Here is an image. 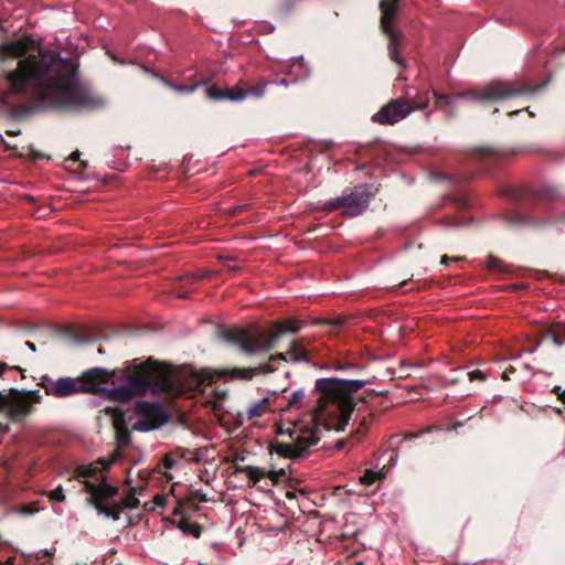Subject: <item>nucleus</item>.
<instances>
[{
	"instance_id": "1",
	"label": "nucleus",
	"mask_w": 565,
	"mask_h": 565,
	"mask_svg": "<svg viewBox=\"0 0 565 565\" xmlns=\"http://www.w3.org/2000/svg\"><path fill=\"white\" fill-rule=\"evenodd\" d=\"M0 58H19L15 70L0 85V105L13 95H32L49 107L94 108L102 105L78 79L76 65L55 51L44 50L31 36L0 43Z\"/></svg>"
},
{
	"instance_id": "2",
	"label": "nucleus",
	"mask_w": 565,
	"mask_h": 565,
	"mask_svg": "<svg viewBox=\"0 0 565 565\" xmlns=\"http://www.w3.org/2000/svg\"><path fill=\"white\" fill-rule=\"evenodd\" d=\"M39 384L47 395L55 397H67L77 392L103 393L108 399L115 402H128L143 396L148 392L154 395L166 393L170 396L183 393L180 374L170 365L152 360L140 364L134 373L129 374L125 385L114 388H105L90 383L78 385L71 377L53 380L47 375L42 376Z\"/></svg>"
},
{
	"instance_id": "3",
	"label": "nucleus",
	"mask_w": 565,
	"mask_h": 565,
	"mask_svg": "<svg viewBox=\"0 0 565 565\" xmlns=\"http://www.w3.org/2000/svg\"><path fill=\"white\" fill-rule=\"evenodd\" d=\"M366 384L367 381L362 380L318 379L315 384L318 399L310 413L312 425L309 428L318 435L321 429L343 430L355 406L352 395Z\"/></svg>"
},
{
	"instance_id": "4",
	"label": "nucleus",
	"mask_w": 565,
	"mask_h": 565,
	"mask_svg": "<svg viewBox=\"0 0 565 565\" xmlns=\"http://www.w3.org/2000/svg\"><path fill=\"white\" fill-rule=\"evenodd\" d=\"M301 326L300 320L290 319L285 322H275L269 333L257 328L238 329L231 332L230 341L237 344L246 354H255L270 350L284 333L296 332Z\"/></svg>"
},
{
	"instance_id": "5",
	"label": "nucleus",
	"mask_w": 565,
	"mask_h": 565,
	"mask_svg": "<svg viewBox=\"0 0 565 565\" xmlns=\"http://www.w3.org/2000/svg\"><path fill=\"white\" fill-rule=\"evenodd\" d=\"M529 90L525 87H514L509 82H492L481 89H473L467 93L447 96L435 94L436 104L439 107H455L459 106L463 100L471 102H495L500 99L511 98Z\"/></svg>"
},
{
	"instance_id": "6",
	"label": "nucleus",
	"mask_w": 565,
	"mask_h": 565,
	"mask_svg": "<svg viewBox=\"0 0 565 565\" xmlns=\"http://www.w3.org/2000/svg\"><path fill=\"white\" fill-rule=\"evenodd\" d=\"M279 434L289 435L290 443L271 444L269 451L271 455H278L282 458L296 459L303 456L311 447L316 446L320 439L318 434L309 428V424L292 423L291 426L279 428Z\"/></svg>"
},
{
	"instance_id": "7",
	"label": "nucleus",
	"mask_w": 565,
	"mask_h": 565,
	"mask_svg": "<svg viewBox=\"0 0 565 565\" xmlns=\"http://www.w3.org/2000/svg\"><path fill=\"white\" fill-rule=\"evenodd\" d=\"M371 193L366 185H358L342 192V194L333 200L328 201L322 211L332 212L339 207H345V214L349 216H358L369 206Z\"/></svg>"
},
{
	"instance_id": "8",
	"label": "nucleus",
	"mask_w": 565,
	"mask_h": 565,
	"mask_svg": "<svg viewBox=\"0 0 565 565\" xmlns=\"http://www.w3.org/2000/svg\"><path fill=\"white\" fill-rule=\"evenodd\" d=\"M86 492L89 494L88 503L97 510L98 514L114 521L118 520V509L115 508V502H110L118 494L116 487L108 484L104 478L98 483L88 484Z\"/></svg>"
},
{
	"instance_id": "9",
	"label": "nucleus",
	"mask_w": 565,
	"mask_h": 565,
	"mask_svg": "<svg viewBox=\"0 0 565 565\" xmlns=\"http://www.w3.org/2000/svg\"><path fill=\"white\" fill-rule=\"evenodd\" d=\"M136 419L131 429L136 431H150L160 428L168 422L162 407L154 403L137 402L135 405Z\"/></svg>"
},
{
	"instance_id": "10",
	"label": "nucleus",
	"mask_w": 565,
	"mask_h": 565,
	"mask_svg": "<svg viewBox=\"0 0 565 565\" xmlns=\"http://www.w3.org/2000/svg\"><path fill=\"white\" fill-rule=\"evenodd\" d=\"M6 399L4 413L17 420L29 415L33 405L41 402L42 396L38 390L18 391L12 388L9 394H6Z\"/></svg>"
},
{
	"instance_id": "11",
	"label": "nucleus",
	"mask_w": 565,
	"mask_h": 565,
	"mask_svg": "<svg viewBox=\"0 0 565 565\" xmlns=\"http://www.w3.org/2000/svg\"><path fill=\"white\" fill-rule=\"evenodd\" d=\"M419 107L411 97L393 99L374 114L372 120L382 125H394Z\"/></svg>"
},
{
	"instance_id": "12",
	"label": "nucleus",
	"mask_w": 565,
	"mask_h": 565,
	"mask_svg": "<svg viewBox=\"0 0 565 565\" xmlns=\"http://www.w3.org/2000/svg\"><path fill=\"white\" fill-rule=\"evenodd\" d=\"M381 11H382L381 28H382L383 32L390 38V44H388L390 57L395 63L402 64L403 60H402L399 51H398V45L402 41V34L398 32H395L392 29V22L395 18V10L393 7H390L385 2H382Z\"/></svg>"
},
{
	"instance_id": "13",
	"label": "nucleus",
	"mask_w": 565,
	"mask_h": 565,
	"mask_svg": "<svg viewBox=\"0 0 565 565\" xmlns=\"http://www.w3.org/2000/svg\"><path fill=\"white\" fill-rule=\"evenodd\" d=\"M286 359V354L279 353L276 355H270L266 363L259 364L256 367H234L230 371L231 377L250 380L258 374L271 373L277 369V365Z\"/></svg>"
},
{
	"instance_id": "14",
	"label": "nucleus",
	"mask_w": 565,
	"mask_h": 565,
	"mask_svg": "<svg viewBox=\"0 0 565 565\" xmlns=\"http://www.w3.org/2000/svg\"><path fill=\"white\" fill-rule=\"evenodd\" d=\"M111 461H106L104 459H100L97 462H93L87 466H78L75 468L72 479L81 481L85 486V491L88 490V484H95L98 483L100 480H103L105 477L100 472L99 465H103L104 469H107Z\"/></svg>"
},
{
	"instance_id": "15",
	"label": "nucleus",
	"mask_w": 565,
	"mask_h": 565,
	"mask_svg": "<svg viewBox=\"0 0 565 565\" xmlns=\"http://www.w3.org/2000/svg\"><path fill=\"white\" fill-rule=\"evenodd\" d=\"M269 412H271V399L269 397H263L252 403L248 406L246 414L249 419H254L262 417Z\"/></svg>"
},
{
	"instance_id": "16",
	"label": "nucleus",
	"mask_w": 565,
	"mask_h": 565,
	"mask_svg": "<svg viewBox=\"0 0 565 565\" xmlns=\"http://www.w3.org/2000/svg\"><path fill=\"white\" fill-rule=\"evenodd\" d=\"M141 492H142V487L132 488L128 495H126L120 501L115 502V508L118 509V516L125 509H134L139 504V499L137 495L141 494Z\"/></svg>"
},
{
	"instance_id": "17",
	"label": "nucleus",
	"mask_w": 565,
	"mask_h": 565,
	"mask_svg": "<svg viewBox=\"0 0 565 565\" xmlns=\"http://www.w3.org/2000/svg\"><path fill=\"white\" fill-rule=\"evenodd\" d=\"M236 470L245 473L253 486H256L266 476L263 469L254 466L238 467Z\"/></svg>"
},
{
	"instance_id": "18",
	"label": "nucleus",
	"mask_w": 565,
	"mask_h": 565,
	"mask_svg": "<svg viewBox=\"0 0 565 565\" xmlns=\"http://www.w3.org/2000/svg\"><path fill=\"white\" fill-rule=\"evenodd\" d=\"M247 97V88L243 87L241 84L226 88V100L238 103L243 102Z\"/></svg>"
},
{
	"instance_id": "19",
	"label": "nucleus",
	"mask_w": 565,
	"mask_h": 565,
	"mask_svg": "<svg viewBox=\"0 0 565 565\" xmlns=\"http://www.w3.org/2000/svg\"><path fill=\"white\" fill-rule=\"evenodd\" d=\"M84 379L87 381L98 380L103 383H107L110 380V373L106 369L95 367L85 372Z\"/></svg>"
},
{
	"instance_id": "20",
	"label": "nucleus",
	"mask_w": 565,
	"mask_h": 565,
	"mask_svg": "<svg viewBox=\"0 0 565 565\" xmlns=\"http://www.w3.org/2000/svg\"><path fill=\"white\" fill-rule=\"evenodd\" d=\"M79 156L81 153L78 151L72 152L65 161L66 168L76 172L83 171L86 167V163L79 160Z\"/></svg>"
},
{
	"instance_id": "21",
	"label": "nucleus",
	"mask_w": 565,
	"mask_h": 565,
	"mask_svg": "<svg viewBox=\"0 0 565 565\" xmlns=\"http://www.w3.org/2000/svg\"><path fill=\"white\" fill-rule=\"evenodd\" d=\"M42 495L47 497L53 503H63L66 500L65 490L62 484L52 491H43Z\"/></svg>"
},
{
	"instance_id": "22",
	"label": "nucleus",
	"mask_w": 565,
	"mask_h": 565,
	"mask_svg": "<svg viewBox=\"0 0 565 565\" xmlns=\"http://www.w3.org/2000/svg\"><path fill=\"white\" fill-rule=\"evenodd\" d=\"M179 527L184 532L193 535L194 537H199L201 535V527L199 524L189 522V521H181L179 524Z\"/></svg>"
},
{
	"instance_id": "23",
	"label": "nucleus",
	"mask_w": 565,
	"mask_h": 565,
	"mask_svg": "<svg viewBox=\"0 0 565 565\" xmlns=\"http://www.w3.org/2000/svg\"><path fill=\"white\" fill-rule=\"evenodd\" d=\"M563 327L557 324L552 327L548 331V335L552 338L553 342L557 345H562L565 342V335L561 332Z\"/></svg>"
},
{
	"instance_id": "24",
	"label": "nucleus",
	"mask_w": 565,
	"mask_h": 565,
	"mask_svg": "<svg viewBox=\"0 0 565 565\" xmlns=\"http://www.w3.org/2000/svg\"><path fill=\"white\" fill-rule=\"evenodd\" d=\"M39 503L38 502H31L29 504H24V505H21V507H18L14 509V511L21 515H32L36 512H39Z\"/></svg>"
},
{
	"instance_id": "25",
	"label": "nucleus",
	"mask_w": 565,
	"mask_h": 565,
	"mask_svg": "<svg viewBox=\"0 0 565 565\" xmlns=\"http://www.w3.org/2000/svg\"><path fill=\"white\" fill-rule=\"evenodd\" d=\"M163 82L171 89H173V90H175L178 93H182V94H192L201 85V83H196V84L191 85V86H183V85H174V84H171V83H169L167 81H163Z\"/></svg>"
},
{
	"instance_id": "26",
	"label": "nucleus",
	"mask_w": 565,
	"mask_h": 565,
	"mask_svg": "<svg viewBox=\"0 0 565 565\" xmlns=\"http://www.w3.org/2000/svg\"><path fill=\"white\" fill-rule=\"evenodd\" d=\"M305 398L303 390H297L292 392L288 398L287 409L298 406Z\"/></svg>"
},
{
	"instance_id": "27",
	"label": "nucleus",
	"mask_w": 565,
	"mask_h": 565,
	"mask_svg": "<svg viewBox=\"0 0 565 565\" xmlns=\"http://www.w3.org/2000/svg\"><path fill=\"white\" fill-rule=\"evenodd\" d=\"M206 95L213 100H226V88L221 89L215 86H211L206 89Z\"/></svg>"
},
{
	"instance_id": "28",
	"label": "nucleus",
	"mask_w": 565,
	"mask_h": 565,
	"mask_svg": "<svg viewBox=\"0 0 565 565\" xmlns=\"http://www.w3.org/2000/svg\"><path fill=\"white\" fill-rule=\"evenodd\" d=\"M268 85H270L269 82H262V83L257 84L253 88H247L248 96H254L256 98H262L265 95L266 87Z\"/></svg>"
},
{
	"instance_id": "29",
	"label": "nucleus",
	"mask_w": 565,
	"mask_h": 565,
	"mask_svg": "<svg viewBox=\"0 0 565 565\" xmlns=\"http://www.w3.org/2000/svg\"><path fill=\"white\" fill-rule=\"evenodd\" d=\"M380 475L373 470H366L364 475L360 478L361 483L370 486L374 483L379 479Z\"/></svg>"
},
{
	"instance_id": "30",
	"label": "nucleus",
	"mask_w": 565,
	"mask_h": 565,
	"mask_svg": "<svg viewBox=\"0 0 565 565\" xmlns=\"http://www.w3.org/2000/svg\"><path fill=\"white\" fill-rule=\"evenodd\" d=\"M487 267L491 270H503V264L500 259L490 256L487 260Z\"/></svg>"
},
{
	"instance_id": "31",
	"label": "nucleus",
	"mask_w": 565,
	"mask_h": 565,
	"mask_svg": "<svg viewBox=\"0 0 565 565\" xmlns=\"http://www.w3.org/2000/svg\"><path fill=\"white\" fill-rule=\"evenodd\" d=\"M167 500H168L167 494H163V493L156 494L153 497V507H151V509H153L154 507L163 508L166 505Z\"/></svg>"
},
{
	"instance_id": "32",
	"label": "nucleus",
	"mask_w": 565,
	"mask_h": 565,
	"mask_svg": "<svg viewBox=\"0 0 565 565\" xmlns=\"http://www.w3.org/2000/svg\"><path fill=\"white\" fill-rule=\"evenodd\" d=\"M470 381L479 380L482 381L484 379V375L481 371H472L468 373Z\"/></svg>"
},
{
	"instance_id": "33",
	"label": "nucleus",
	"mask_w": 565,
	"mask_h": 565,
	"mask_svg": "<svg viewBox=\"0 0 565 565\" xmlns=\"http://www.w3.org/2000/svg\"><path fill=\"white\" fill-rule=\"evenodd\" d=\"M164 469L170 470L174 467L175 461L171 457H166L162 462Z\"/></svg>"
},
{
	"instance_id": "34",
	"label": "nucleus",
	"mask_w": 565,
	"mask_h": 565,
	"mask_svg": "<svg viewBox=\"0 0 565 565\" xmlns=\"http://www.w3.org/2000/svg\"><path fill=\"white\" fill-rule=\"evenodd\" d=\"M461 259H462L461 257L443 256L440 263L443 265H448L449 263L459 262Z\"/></svg>"
},
{
	"instance_id": "35",
	"label": "nucleus",
	"mask_w": 565,
	"mask_h": 565,
	"mask_svg": "<svg viewBox=\"0 0 565 565\" xmlns=\"http://www.w3.org/2000/svg\"><path fill=\"white\" fill-rule=\"evenodd\" d=\"M6 404H7L6 394L0 392V413H4Z\"/></svg>"
},
{
	"instance_id": "36",
	"label": "nucleus",
	"mask_w": 565,
	"mask_h": 565,
	"mask_svg": "<svg viewBox=\"0 0 565 565\" xmlns=\"http://www.w3.org/2000/svg\"><path fill=\"white\" fill-rule=\"evenodd\" d=\"M382 2H383V1H381V2H380V4H381ZM384 2H385L387 6L393 7V8H394V10L396 11L395 6H396V3L398 2V0H387V1H384Z\"/></svg>"
},
{
	"instance_id": "37",
	"label": "nucleus",
	"mask_w": 565,
	"mask_h": 565,
	"mask_svg": "<svg viewBox=\"0 0 565 565\" xmlns=\"http://www.w3.org/2000/svg\"><path fill=\"white\" fill-rule=\"evenodd\" d=\"M10 367L8 364L0 362V376L3 374L4 371L9 370Z\"/></svg>"
},
{
	"instance_id": "38",
	"label": "nucleus",
	"mask_w": 565,
	"mask_h": 565,
	"mask_svg": "<svg viewBox=\"0 0 565 565\" xmlns=\"http://www.w3.org/2000/svg\"><path fill=\"white\" fill-rule=\"evenodd\" d=\"M270 84H279V85H284V86H287L288 83L286 79H279V81H271L269 82Z\"/></svg>"
},
{
	"instance_id": "39",
	"label": "nucleus",
	"mask_w": 565,
	"mask_h": 565,
	"mask_svg": "<svg viewBox=\"0 0 565 565\" xmlns=\"http://www.w3.org/2000/svg\"><path fill=\"white\" fill-rule=\"evenodd\" d=\"M25 345H26L31 351H33V352L36 350V349H35V344H34V343H32V342H30V341H26V342H25Z\"/></svg>"
},
{
	"instance_id": "40",
	"label": "nucleus",
	"mask_w": 565,
	"mask_h": 565,
	"mask_svg": "<svg viewBox=\"0 0 565 565\" xmlns=\"http://www.w3.org/2000/svg\"><path fill=\"white\" fill-rule=\"evenodd\" d=\"M202 376L204 377V379H203V381H204V380H206V379H207L210 382H211V381H213V376H212L211 374H209V376H207V372H205V371H204V372H202Z\"/></svg>"
},
{
	"instance_id": "41",
	"label": "nucleus",
	"mask_w": 565,
	"mask_h": 565,
	"mask_svg": "<svg viewBox=\"0 0 565 565\" xmlns=\"http://www.w3.org/2000/svg\"><path fill=\"white\" fill-rule=\"evenodd\" d=\"M558 398H559L563 403H565V390H564V391H562L561 393H558Z\"/></svg>"
},
{
	"instance_id": "42",
	"label": "nucleus",
	"mask_w": 565,
	"mask_h": 565,
	"mask_svg": "<svg viewBox=\"0 0 565 565\" xmlns=\"http://www.w3.org/2000/svg\"><path fill=\"white\" fill-rule=\"evenodd\" d=\"M0 429L1 430H7L8 429V425L0 424Z\"/></svg>"
},
{
	"instance_id": "43",
	"label": "nucleus",
	"mask_w": 565,
	"mask_h": 565,
	"mask_svg": "<svg viewBox=\"0 0 565 565\" xmlns=\"http://www.w3.org/2000/svg\"><path fill=\"white\" fill-rule=\"evenodd\" d=\"M287 354L290 356V360H297V356H294L290 352H287Z\"/></svg>"
},
{
	"instance_id": "44",
	"label": "nucleus",
	"mask_w": 565,
	"mask_h": 565,
	"mask_svg": "<svg viewBox=\"0 0 565 565\" xmlns=\"http://www.w3.org/2000/svg\"><path fill=\"white\" fill-rule=\"evenodd\" d=\"M338 447H339V448H342V447H343V441H339V443H338Z\"/></svg>"
},
{
	"instance_id": "45",
	"label": "nucleus",
	"mask_w": 565,
	"mask_h": 565,
	"mask_svg": "<svg viewBox=\"0 0 565 565\" xmlns=\"http://www.w3.org/2000/svg\"><path fill=\"white\" fill-rule=\"evenodd\" d=\"M12 369L17 371H22L19 366H13Z\"/></svg>"
},
{
	"instance_id": "46",
	"label": "nucleus",
	"mask_w": 565,
	"mask_h": 565,
	"mask_svg": "<svg viewBox=\"0 0 565 565\" xmlns=\"http://www.w3.org/2000/svg\"><path fill=\"white\" fill-rule=\"evenodd\" d=\"M164 475H166V477H167L168 479H170V480L172 479V476H169L167 472H164Z\"/></svg>"
},
{
	"instance_id": "47",
	"label": "nucleus",
	"mask_w": 565,
	"mask_h": 565,
	"mask_svg": "<svg viewBox=\"0 0 565 565\" xmlns=\"http://www.w3.org/2000/svg\"><path fill=\"white\" fill-rule=\"evenodd\" d=\"M355 565H363V563H361V562H358V563H355Z\"/></svg>"
}]
</instances>
